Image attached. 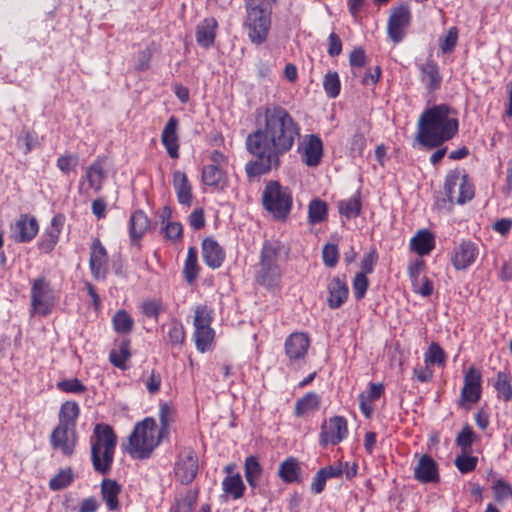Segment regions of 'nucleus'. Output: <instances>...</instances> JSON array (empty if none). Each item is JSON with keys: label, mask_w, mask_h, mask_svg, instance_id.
<instances>
[{"label": "nucleus", "mask_w": 512, "mask_h": 512, "mask_svg": "<svg viewBox=\"0 0 512 512\" xmlns=\"http://www.w3.org/2000/svg\"><path fill=\"white\" fill-rule=\"evenodd\" d=\"M173 187L178 202L182 205H190L193 198L192 185L184 172L180 170L173 172Z\"/></svg>", "instance_id": "obj_27"}, {"label": "nucleus", "mask_w": 512, "mask_h": 512, "mask_svg": "<svg viewBox=\"0 0 512 512\" xmlns=\"http://www.w3.org/2000/svg\"><path fill=\"white\" fill-rule=\"evenodd\" d=\"M477 434L469 424H465L455 438V444L461 452H472V446L477 439Z\"/></svg>", "instance_id": "obj_41"}, {"label": "nucleus", "mask_w": 512, "mask_h": 512, "mask_svg": "<svg viewBox=\"0 0 512 512\" xmlns=\"http://www.w3.org/2000/svg\"><path fill=\"white\" fill-rule=\"evenodd\" d=\"M164 304L161 299H146L140 304V312L146 318L158 322L161 313L164 311Z\"/></svg>", "instance_id": "obj_44"}, {"label": "nucleus", "mask_w": 512, "mask_h": 512, "mask_svg": "<svg viewBox=\"0 0 512 512\" xmlns=\"http://www.w3.org/2000/svg\"><path fill=\"white\" fill-rule=\"evenodd\" d=\"M420 80L425 83L429 92H434L441 87L442 75L438 64L428 59L425 63L418 65Z\"/></svg>", "instance_id": "obj_23"}, {"label": "nucleus", "mask_w": 512, "mask_h": 512, "mask_svg": "<svg viewBox=\"0 0 512 512\" xmlns=\"http://www.w3.org/2000/svg\"><path fill=\"white\" fill-rule=\"evenodd\" d=\"M349 434L348 421L344 416L335 415L323 420L318 435V444L322 448L336 446Z\"/></svg>", "instance_id": "obj_11"}, {"label": "nucleus", "mask_w": 512, "mask_h": 512, "mask_svg": "<svg viewBox=\"0 0 512 512\" xmlns=\"http://www.w3.org/2000/svg\"><path fill=\"white\" fill-rule=\"evenodd\" d=\"M167 338L172 347H181L185 341V330L181 322L172 320L168 325Z\"/></svg>", "instance_id": "obj_48"}, {"label": "nucleus", "mask_w": 512, "mask_h": 512, "mask_svg": "<svg viewBox=\"0 0 512 512\" xmlns=\"http://www.w3.org/2000/svg\"><path fill=\"white\" fill-rule=\"evenodd\" d=\"M89 270L92 277L105 280L109 272V256L99 238H94L89 253Z\"/></svg>", "instance_id": "obj_15"}, {"label": "nucleus", "mask_w": 512, "mask_h": 512, "mask_svg": "<svg viewBox=\"0 0 512 512\" xmlns=\"http://www.w3.org/2000/svg\"><path fill=\"white\" fill-rule=\"evenodd\" d=\"M298 151L302 162L308 167H317L323 158L324 148L322 139L316 134L305 135Z\"/></svg>", "instance_id": "obj_18"}, {"label": "nucleus", "mask_w": 512, "mask_h": 512, "mask_svg": "<svg viewBox=\"0 0 512 512\" xmlns=\"http://www.w3.org/2000/svg\"><path fill=\"white\" fill-rule=\"evenodd\" d=\"M156 422L153 418L147 417L137 423L134 430L128 437V444L125 449L127 453L136 459H147L154 449L159 445L155 436Z\"/></svg>", "instance_id": "obj_6"}, {"label": "nucleus", "mask_w": 512, "mask_h": 512, "mask_svg": "<svg viewBox=\"0 0 512 512\" xmlns=\"http://www.w3.org/2000/svg\"><path fill=\"white\" fill-rule=\"evenodd\" d=\"M349 63L352 67H363L366 64V54L364 49L355 48L349 56Z\"/></svg>", "instance_id": "obj_64"}, {"label": "nucleus", "mask_w": 512, "mask_h": 512, "mask_svg": "<svg viewBox=\"0 0 512 512\" xmlns=\"http://www.w3.org/2000/svg\"><path fill=\"white\" fill-rule=\"evenodd\" d=\"M378 261V253L375 249L370 250L366 253L360 263L361 271L359 273H364V275L371 274L374 271V267Z\"/></svg>", "instance_id": "obj_57"}, {"label": "nucleus", "mask_w": 512, "mask_h": 512, "mask_svg": "<svg viewBox=\"0 0 512 512\" xmlns=\"http://www.w3.org/2000/svg\"><path fill=\"white\" fill-rule=\"evenodd\" d=\"M14 239L16 242L24 243L31 241L38 233L39 226H15Z\"/></svg>", "instance_id": "obj_54"}, {"label": "nucleus", "mask_w": 512, "mask_h": 512, "mask_svg": "<svg viewBox=\"0 0 512 512\" xmlns=\"http://www.w3.org/2000/svg\"><path fill=\"white\" fill-rule=\"evenodd\" d=\"M101 496L108 510L115 511L119 508V495L121 486L116 480L105 478L101 482Z\"/></svg>", "instance_id": "obj_33"}, {"label": "nucleus", "mask_w": 512, "mask_h": 512, "mask_svg": "<svg viewBox=\"0 0 512 512\" xmlns=\"http://www.w3.org/2000/svg\"><path fill=\"white\" fill-rule=\"evenodd\" d=\"M493 497L499 504L512 500V484L504 479H497L494 481L492 487Z\"/></svg>", "instance_id": "obj_45"}, {"label": "nucleus", "mask_w": 512, "mask_h": 512, "mask_svg": "<svg viewBox=\"0 0 512 512\" xmlns=\"http://www.w3.org/2000/svg\"><path fill=\"white\" fill-rule=\"evenodd\" d=\"M202 257L208 267L217 269L224 262L225 252L215 240L206 238L202 243Z\"/></svg>", "instance_id": "obj_24"}, {"label": "nucleus", "mask_w": 512, "mask_h": 512, "mask_svg": "<svg viewBox=\"0 0 512 512\" xmlns=\"http://www.w3.org/2000/svg\"><path fill=\"white\" fill-rule=\"evenodd\" d=\"M162 377L156 370H152L149 377L145 381V386L150 394H156L160 391Z\"/></svg>", "instance_id": "obj_60"}, {"label": "nucleus", "mask_w": 512, "mask_h": 512, "mask_svg": "<svg viewBox=\"0 0 512 512\" xmlns=\"http://www.w3.org/2000/svg\"><path fill=\"white\" fill-rule=\"evenodd\" d=\"M444 191L451 204L463 205L471 201L475 195L474 183L463 168L448 171Z\"/></svg>", "instance_id": "obj_8"}, {"label": "nucleus", "mask_w": 512, "mask_h": 512, "mask_svg": "<svg viewBox=\"0 0 512 512\" xmlns=\"http://www.w3.org/2000/svg\"><path fill=\"white\" fill-rule=\"evenodd\" d=\"M458 41V30L455 26L450 27L447 34L440 41V49L443 53H450L454 50Z\"/></svg>", "instance_id": "obj_55"}, {"label": "nucleus", "mask_w": 512, "mask_h": 512, "mask_svg": "<svg viewBox=\"0 0 512 512\" xmlns=\"http://www.w3.org/2000/svg\"><path fill=\"white\" fill-rule=\"evenodd\" d=\"M361 208L362 201L359 190H357L351 197L337 202L338 212L342 219L346 221L354 220L360 214Z\"/></svg>", "instance_id": "obj_31"}, {"label": "nucleus", "mask_w": 512, "mask_h": 512, "mask_svg": "<svg viewBox=\"0 0 512 512\" xmlns=\"http://www.w3.org/2000/svg\"><path fill=\"white\" fill-rule=\"evenodd\" d=\"M214 336L215 332L212 327L195 328L194 337L197 350L201 353L209 350Z\"/></svg>", "instance_id": "obj_42"}, {"label": "nucleus", "mask_w": 512, "mask_h": 512, "mask_svg": "<svg viewBox=\"0 0 512 512\" xmlns=\"http://www.w3.org/2000/svg\"><path fill=\"white\" fill-rule=\"evenodd\" d=\"M223 494L221 497L230 498L232 500L241 499L244 496L246 487L240 473L226 475L221 483Z\"/></svg>", "instance_id": "obj_29"}, {"label": "nucleus", "mask_w": 512, "mask_h": 512, "mask_svg": "<svg viewBox=\"0 0 512 512\" xmlns=\"http://www.w3.org/2000/svg\"><path fill=\"white\" fill-rule=\"evenodd\" d=\"M199 496V489L188 490L181 500V505L187 512H193Z\"/></svg>", "instance_id": "obj_63"}, {"label": "nucleus", "mask_w": 512, "mask_h": 512, "mask_svg": "<svg viewBox=\"0 0 512 512\" xmlns=\"http://www.w3.org/2000/svg\"><path fill=\"white\" fill-rule=\"evenodd\" d=\"M49 443L53 450L70 457L74 454L78 443L77 429L57 425L49 436Z\"/></svg>", "instance_id": "obj_14"}, {"label": "nucleus", "mask_w": 512, "mask_h": 512, "mask_svg": "<svg viewBox=\"0 0 512 512\" xmlns=\"http://www.w3.org/2000/svg\"><path fill=\"white\" fill-rule=\"evenodd\" d=\"M482 396V374L481 371L470 366L463 378V387L457 405L461 408L470 409L473 404L480 401Z\"/></svg>", "instance_id": "obj_12"}, {"label": "nucleus", "mask_w": 512, "mask_h": 512, "mask_svg": "<svg viewBox=\"0 0 512 512\" xmlns=\"http://www.w3.org/2000/svg\"><path fill=\"white\" fill-rule=\"evenodd\" d=\"M30 300L32 314L47 316L55 304L54 290L45 276L37 277L31 283Z\"/></svg>", "instance_id": "obj_9"}, {"label": "nucleus", "mask_w": 512, "mask_h": 512, "mask_svg": "<svg viewBox=\"0 0 512 512\" xmlns=\"http://www.w3.org/2000/svg\"><path fill=\"white\" fill-rule=\"evenodd\" d=\"M198 473V457L193 449L182 450L175 464V475L182 484L191 483Z\"/></svg>", "instance_id": "obj_17"}, {"label": "nucleus", "mask_w": 512, "mask_h": 512, "mask_svg": "<svg viewBox=\"0 0 512 512\" xmlns=\"http://www.w3.org/2000/svg\"><path fill=\"white\" fill-rule=\"evenodd\" d=\"M412 22V13L406 3L391 8L387 20V36L394 43L399 44L405 38Z\"/></svg>", "instance_id": "obj_10"}, {"label": "nucleus", "mask_w": 512, "mask_h": 512, "mask_svg": "<svg viewBox=\"0 0 512 512\" xmlns=\"http://www.w3.org/2000/svg\"><path fill=\"white\" fill-rule=\"evenodd\" d=\"M322 259L325 266L333 268L339 260V251L335 244L327 243L322 249Z\"/></svg>", "instance_id": "obj_53"}, {"label": "nucleus", "mask_w": 512, "mask_h": 512, "mask_svg": "<svg viewBox=\"0 0 512 512\" xmlns=\"http://www.w3.org/2000/svg\"><path fill=\"white\" fill-rule=\"evenodd\" d=\"M321 397L314 391L307 392L296 400L294 415L298 418L307 417L320 409Z\"/></svg>", "instance_id": "obj_25"}, {"label": "nucleus", "mask_w": 512, "mask_h": 512, "mask_svg": "<svg viewBox=\"0 0 512 512\" xmlns=\"http://www.w3.org/2000/svg\"><path fill=\"white\" fill-rule=\"evenodd\" d=\"M113 330L117 334L128 335L134 328L132 316L124 309H119L111 318Z\"/></svg>", "instance_id": "obj_37"}, {"label": "nucleus", "mask_w": 512, "mask_h": 512, "mask_svg": "<svg viewBox=\"0 0 512 512\" xmlns=\"http://www.w3.org/2000/svg\"><path fill=\"white\" fill-rule=\"evenodd\" d=\"M263 468L257 456L250 455L246 457L244 462V476L251 489L258 487Z\"/></svg>", "instance_id": "obj_35"}, {"label": "nucleus", "mask_w": 512, "mask_h": 512, "mask_svg": "<svg viewBox=\"0 0 512 512\" xmlns=\"http://www.w3.org/2000/svg\"><path fill=\"white\" fill-rule=\"evenodd\" d=\"M56 388L61 392L71 394H84L87 391V387L78 378L58 381Z\"/></svg>", "instance_id": "obj_51"}, {"label": "nucleus", "mask_w": 512, "mask_h": 512, "mask_svg": "<svg viewBox=\"0 0 512 512\" xmlns=\"http://www.w3.org/2000/svg\"><path fill=\"white\" fill-rule=\"evenodd\" d=\"M425 262L422 259H418L409 264L407 273L411 281L412 286H416L420 283V279L424 276L422 271L424 270Z\"/></svg>", "instance_id": "obj_56"}, {"label": "nucleus", "mask_w": 512, "mask_h": 512, "mask_svg": "<svg viewBox=\"0 0 512 512\" xmlns=\"http://www.w3.org/2000/svg\"><path fill=\"white\" fill-rule=\"evenodd\" d=\"M262 203L275 220L285 221L293 205L292 192L289 187L282 186L278 181L270 180L266 183L262 193Z\"/></svg>", "instance_id": "obj_7"}, {"label": "nucleus", "mask_w": 512, "mask_h": 512, "mask_svg": "<svg viewBox=\"0 0 512 512\" xmlns=\"http://www.w3.org/2000/svg\"><path fill=\"white\" fill-rule=\"evenodd\" d=\"M213 321V310L210 309L205 304L197 305L195 308L194 315V327L195 328H203V327H211V323Z\"/></svg>", "instance_id": "obj_49"}, {"label": "nucleus", "mask_w": 512, "mask_h": 512, "mask_svg": "<svg viewBox=\"0 0 512 512\" xmlns=\"http://www.w3.org/2000/svg\"><path fill=\"white\" fill-rule=\"evenodd\" d=\"M511 379L509 372L499 371L493 384L497 398L503 400L505 403L512 401Z\"/></svg>", "instance_id": "obj_36"}, {"label": "nucleus", "mask_w": 512, "mask_h": 512, "mask_svg": "<svg viewBox=\"0 0 512 512\" xmlns=\"http://www.w3.org/2000/svg\"><path fill=\"white\" fill-rule=\"evenodd\" d=\"M201 179L203 184L223 190L228 185V176L224 168L205 165L202 168Z\"/></svg>", "instance_id": "obj_28"}, {"label": "nucleus", "mask_w": 512, "mask_h": 512, "mask_svg": "<svg viewBox=\"0 0 512 512\" xmlns=\"http://www.w3.org/2000/svg\"><path fill=\"white\" fill-rule=\"evenodd\" d=\"M218 29V22L214 17L204 18L195 30V37L197 44L204 48L209 49L215 43Z\"/></svg>", "instance_id": "obj_21"}, {"label": "nucleus", "mask_w": 512, "mask_h": 512, "mask_svg": "<svg viewBox=\"0 0 512 512\" xmlns=\"http://www.w3.org/2000/svg\"><path fill=\"white\" fill-rule=\"evenodd\" d=\"M256 128L245 140L246 151L253 157L245 164L249 178L270 173L281 166L301 137V125L282 105L268 103L254 113Z\"/></svg>", "instance_id": "obj_1"}, {"label": "nucleus", "mask_w": 512, "mask_h": 512, "mask_svg": "<svg viewBox=\"0 0 512 512\" xmlns=\"http://www.w3.org/2000/svg\"><path fill=\"white\" fill-rule=\"evenodd\" d=\"M414 479L420 483H438L440 481L438 463L428 454L419 456L413 468Z\"/></svg>", "instance_id": "obj_19"}, {"label": "nucleus", "mask_w": 512, "mask_h": 512, "mask_svg": "<svg viewBox=\"0 0 512 512\" xmlns=\"http://www.w3.org/2000/svg\"><path fill=\"white\" fill-rule=\"evenodd\" d=\"M327 304L331 309L340 308L348 299L349 288L344 279L333 277L327 285Z\"/></svg>", "instance_id": "obj_22"}, {"label": "nucleus", "mask_w": 512, "mask_h": 512, "mask_svg": "<svg viewBox=\"0 0 512 512\" xmlns=\"http://www.w3.org/2000/svg\"><path fill=\"white\" fill-rule=\"evenodd\" d=\"M80 406L76 401H65L58 412V426L76 429Z\"/></svg>", "instance_id": "obj_32"}, {"label": "nucleus", "mask_w": 512, "mask_h": 512, "mask_svg": "<svg viewBox=\"0 0 512 512\" xmlns=\"http://www.w3.org/2000/svg\"><path fill=\"white\" fill-rule=\"evenodd\" d=\"M366 145L367 141L364 133L360 130H357L351 138V153L361 156L366 148Z\"/></svg>", "instance_id": "obj_59"}, {"label": "nucleus", "mask_w": 512, "mask_h": 512, "mask_svg": "<svg viewBox=\"0 0 512 512\" xmlns=\"http://www.w3.org/2000/svg\"><path fill=\"white\" fill-rule=\"evenodd\" d=\"M413 291L423 297H429L432 295L434 287L432 281L427 277L423 276L420 279V283L416 286H412Z\"/></svg>", "instance_id": "obj_62"}, {"label": "nucleus", "mask_w": 512, "mask_h": 512, "mask_svg": "<svg viewBox=\"0 0 512 512\" xmlns=\"http://www.w3.org/2000/svg\"><path fill=\"white\" fill-rule=\"evenodd\" d=\"M178 128V118H176L175 116H171L167 120L161 133V143L165 147L170 158L172 159L179 158Z\"/></svg>", "instance_id": "obj_20"}, {"label": "nucleus", "mask_w": 512, "mask_h": 512, "mask_svg": "<svg viewBox=\"0 0 512 512\" xmlns=\"http://www.w3.org/2000/svg\"><path fill=\"white\" fill-rule=\"evenodd\" d=\"M183 274L188 284L194 283L199 274L198 256L194 247H190L187 251L186 259L183 267Z\"/></svg>", "instance_id": "obj_38"}, {"label": "nucleus", "mask_w": 512, "mask_h": 512, "mask_svg": "<svg viewBox=\"0 0 512 512\" xmlns=\"http://www.w3.org/2000/svg\"><path fill=\"white\" fill-rule=\"evenodd\" d=\"M78 159L73 155H61L56 161L57 168L63 173L68 175L72 170L76 168Z\"/></svg>", "instance_id": "obj_58"}, {"label": "nucleus", "mask_w": 512, "mask_h": 512, "mask_svg": "<svg viewBox=\"0 0 512 512\" xmlns=\"http://www.w3.org/2000/svg\"><path fill=\"white\" fill-rule=\"evenodd\" d=\"M353 293L356 300H361L365 297L369 287V280L364 273H356L353 282Z\"/></svg>", "instance_id": "obj_52"}, {"label": "nucleus", "mask_w": 512, "mask_h": 512, "mask_svg": "<svg viewBox=\"0 0 512 512\" xmlns=\"http://www.w3.org/2000/svg\"><path fill=\"white\" fill-rule=\"evenodd\" d=\"M246 18L244 28L249 40L260 45L264 43L271 28L272 7L277 0H244Z\"/></svg>", "instance_id": "obj_5"}, {"label": "nucleus", "mask_w": 512, "mask_h": 512, "mask_svg": "<svg viewBox=\"0 0 512 512\" xmlns=\"http://www.w3.org/2000/svg\"><path fill=\"white\" fill-rule=\"evenodd\" d=\"M459 130L455 109L447 104L434 105L422 112L418 120L417 141L428 149L438 148Z\"/></svg>", "instance_id": "obj_2"}, {"label": "nucleus", "mask_w": 512, "mask_h": 512, "mask_svg": "<svg viewBox=\"0 0 512 512\" xmlns=\"http://www.w3.org/2000/svg\"><path fill=\"white\" fill-rule=\"evenodd\" d=\"M301 465L297 458L288 457L279 465L277 475L286 484L299 483L301 481Z\"/></svg>", "instance_id": "obj_30"}, {"label": "nucleus", "mask_w": 512, "mask_h": 512, "mask_svg": "<svg viewBox=\"0 0 512 512\" xmlns=\"http://www.w3.org/2000/svg\"><path fill=\"white\" fill-rule=\"evenodd\" d=\"M342 52V41L340 37L335 33L331 32L328 37L327 53L331 57L338 56Z\"/></svg>", "instance_id": "obj_61"}, {"label": "nucleus", "mask_w": 512, "mask_h": 512, "mask_svg": "<svg viewBox=\"0 0 512 512\" xmlns=\"http://www.w3.org/2000/svg\"><path fill=\"white\" fill-rule=\"evenodd\" d=\"M323 89L330 99H335L341 91V81L336 71L329 70L323 78Z\"/></svg>", "instance_id": "obj_43"}, {"label": "nucleus", "mask_w": 512, "mask_h": 512, "mask_svg": "<svg viewBox=\"0 0 512 512\" xmlns=\"http://www.w3.org/2000/svg\"><path fill=\"white\" fill-rule=\"evenodd\" d=\"M435 236L428 229H420L410 239V247L419 256L429 255L435 248Z\"/></svg>", "instance_id": "obj_26"}, {"label": "nucleus", "mask_w": 512, "mask_h": 512, "mask_svg": "<svg viewBox=\"0 0 512 512\" xmlns=\"http://www.w3.org/2000/svg\"><path fill=\"white\" fill-rule=\"evenodd\" d=\"M131 357V340L129 338H123L119 343V349H113L109 353V361L120 370L127 369L126 363Z\"/></svg>", "instance_id": "obj_34"}, {"label": "nucleus", "mask_w": 512, "mask_h": 512, "mask_svg": "<svg viewBox=\"0 0 512 512\" xmlns=\"http://www.w3.org/2000/svg\"><path fill=\"white\" fill-rule=\"evenodd\" d=\"M74 480V474L70 467L61 469L49 481V488L52 491H60L68 487Z\"/></svg>", "instance_id": "obj_47"}, {"label": "nucleus", "mask_w": 512, "mask_h": 512, "mask_svg": "<svg viewBox=\"0 0 512 512\" xmlns=\"http://www.w3.org/2000/svg\"><path fill=\"white\" fill-rule=\"evenodd\" d=\"M328 204L320 199L314 198L308 205V219L311 224L321 223L327 220Z\"/></svg>", "instance_id": "obj_39"}, {"label": "nucleus", "mask_w": 512, "mask_h": 512, "mask_svg": "<svg viewBox=\"0 0 512 512\" xmlns=\"http://www.w3.org/2000/svg\"><path fill=\"white\" fill-rule=\"evenodd\" d=\"M289 252V248L279 243L269 240L263 242L255 274V280L260 286L268 290L280 288L284 272L282 264L287 262Z\"/></svg>", "instance_id": "obj_3"}, {"label": "nucleus", "mask_w": 512, "mask_h": 512, "mask_svg": "<svg viewBox=\"0 0 512 512\" xmlns=\"http://www.w3.org/2000/svg\"><path fill=\"white\" fill-rule=\"evenodd\" d=\"M480 249L477 243L462 239L450 251V263L456 271H465L475 264Z\"/></svg>", "instance_id": "obj_13"}, {"label": "nucleus", "mask_w": 512, "mask_h": 512, "mask_svg": "<svg viewBox=\"0 0 512 512\" xmlns=\"http://www.w3.org/2000/svg\"><path fill=\"white\" fill-rule=\"evenodd\" d=\"M311 345L310 337L305 332H293L284 342L285 355L289 360V364L304 360L308 354Z\"/></svg>", "instance_id": "obj_16"}, {"label": "nucleus", "mask_w": 512, "mask_h": 512, "mask_svg": "<svg viewBox=\"0 0 512 512\" xmlns=\"http://www.w3.org/2000/svg\"><path fill=\"white\" fill-rule=\"evenodd\" d=\"M105 177L103 165L100 160H95L86 170V178L89 183V187L95 191H99L102 188V180Z\"/></svg>", "instance_id": "obj_40"}, {"label": "nucleus", "mask_w": 512, "mask_h": 512, "mask_svg": "<svg viewBox=\"0 0 512 512\" xmlns=\"http://www.w3.org/2000/svg\"><path fill=\"white\" fill-rule=\"evenodd\" d=\"M471 452H462L457 455L454 460V465L462 474H468L474 471L477 467L478 458L470 455Z\"/></svg>", "instance_id": "obj_50"}, {"label": "nucleus", "mask_w": 512, "mask_h": 512, "mask_svg": "<svg viewBox=\"0 0 512 512\" xmlns=\"http://www.w3.org/2000/svg\"><path fill=\"white\" fill-rule=\"evenodd\" d=\"M446 358L445 351L437 342H432L424 354V362L427 366L435 364L444 366Z\"/></svg>", "instance_id": "obj_46"}, {"label": "nucleus", "mask_w": 512, "mask_h": 512, "mask_svg": "<svg viewBox=\"0 0 512 512\" xmlns=\"http://www.w3.org/2000/svg\"><path fill=\"white\" fill-rule=\"evenodd\" d=\"M117 435L109 424L97 423L90 436L91 463L95 472L110 473L116 452Z\"/></svg>", "instance_id": "obj_4"}]
</instances>
